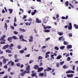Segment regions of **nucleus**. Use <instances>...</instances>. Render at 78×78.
<instances>
[{"instance_id":"obj_2","label":"nucleus","mask_w":78,"mask_h":78,"mask_svg":"<svg viewBox=\"0 0 78 78\" xmlns=\"http://www.w3.org/2000/svg\"><path fill=\"white\" fill-rule=\"evenodd\" d=\"M47 21H48V18L47 17H46L43 19V22L44 23H47Z\"/></svg>"},{"instance_id":"obj_21","label":"nucleus","mask_w":78,"mask_h":78,"mask_svg":"<svg viewBox=\"0 0 78 78\" xmlns=\"http://www.w3.org/2000/svg\"><path fill=\"white\" fill-rule=\"evenodd\" d=\"M74 27H75V28H76V29H78V25H76V24H75L74 25Z\"/></svg>"},{"instance_id":"obj_22","label":"nucleus","mask_w":78,"mask_h":78,"mask_svg":"<svg viewBox=\"0 0 78 78\" xmlns=\"http://www.w3.org/2000/svg\"><path fill=\"white\" fill-rule=\"evenodd\" d=\"M64 48H65V46H62L60 47V48L61 50H63V49H64Z\"/></svg>"},{"instance_id":"obj_34","label":"nucleus","mask_w":78,"mask_h":78,"mask_svg":"<svg viewBox=\"0 0 78 78\" xmlns=\"http://www.w3.org/2000/svg\"><path fill=\"white\" fill-rule=\"evenodd\" d=\"M27 17V16H25V15H23V17L22 18V19H26Z\"/></svg>"},{"instance_id":"obj_12","label":"nucleus","mask_w":78,"mask_h":78,"mask_svg":"<svg viewBox=\"0 0 78 78\" xmlns=\"http://www.w3.org/2000/svg\"><path fill=\"white\" fill-rule=\"evenodd\" d=\"M34 69H36V70H38L39 69V66L37 65H35L34 67Z\"/></svg>"},{"instance_id":"obj_8","label":"nucleus","mask_w":78,"mask_h":78,"mask_svg":"<svg viewBox=\"0 0 78 78\" xmlns=\"http://www.w3.org/2000/svg\"><path fill=\"white\" fill-rule=\"evenodd\" d=\"M69 26H68V30H71L72 28V23H69Z\"/></svg>"},{"instance_id":"obj_50","label":"nucleus","mask_w":78,"mask_h":78,"mask_svg":"<svg viewBox=\"0 0 78 78\" xmlns=\"http://www.w3.org/2000/svg\"><path fill=\"white\" fill-rule=\"evenodd\" d=\"M58 34H59V35L60 36H62V34H63L61 32H59L58 33Z\"/></svg>"},{"instance_id":"obj_44","label":"nucleus","mask_w":78,"mask_h":78,"mask_svg":"<svg viewBox=\"0 0 78 78\" xmlns=\"http://www.w3.org/2000/svg\"><path fill=\"white\" fill-rule=\"evenodd\" d=\"M70 57H68V58L67 59V60L68 61H69L71 59Z\"/></svg>"},{"instance_id":"obj_43","label":"nucleus","mask_w":78,"mask_h":78,"mask_svg":"<svg viewBox=\"0 0 78 78\" xmlns=\"http://www.w3.org/2000/svg\"><path fill=\"white\" fill-rule=\"evenodd\" d=\"M66 73H70V70L66 71Z\"/></svg>"},{"instance_id":"obj_25","label":"nucleus","mask_w":78,"mask_h":78,"mask_svg":"<svg viewBox=\"0 0 78 78\" xmlns=\"http://www.w3.org/2000/svg\"><path fill=\"white\" fill-rule=\"evenodd\" d=\"M6 37V35H3L2 36V37H1V39H5V37Z\"/></svg>"},{"instance_id":"obj_1","label":"nucleus","mask_w":78,"mask_h":78,"mask_svg":"<svg viewBox=\"0 0 78 78\" xmlns=\"http://www.w3.org/2000/svg\"><path fill=\"white\" fill-rule=\"evenodd\" d=\"M26 70L24 71L23 73H20L19 75L22 76H23L25 73H30V66L28 65L26 67Z\"/></svg>"},{"instance_id":"obj_48","label":"nucleus","mask_w":78,"mask_h":78,"mask_svg":"<svg viewBox=\"0 0 78 78\" xmlns=\"http://www.w3.org/2000/svg\"><path fill=\"white\" fill-rule=\"evenodd\" d=\"M7 70H8V72H10V70H11V68L10 67L8 68Z\"/></svg>"},{"instance_id":"obj_27","label":"nucleus","mask_w":78,"mask_h":78,"mask_svg":"<svg viewBox=\"0 0 78 78\" xmlns=\"http://www.w3.org/2000/svg\"><path fill=\"white\" fill-rule=\"evenodd\" d=\"M5 41H1L0 42V44H5Z\"/></svg>"},{"instance_id":"obj_56","label":"nucleus","mask_w":78,"mask_h":78,"mask_svg":"<svg viewBox=\"0 0 78 78\" xmlns=\"http://www.w3.org/2000/svg\"><path fill=\"white\" fill-rule=\"evenodd\" d=\"M10 27L11 28H12V29L13 30H14V27L13 26H10Z\"/></svg>"},{"instance_id":"obj_59","label":"nucleus","mask_w":78,"mask_h":78,"mask_svg":"<svg viewBox=\"0 0 78 78\" xmlns=\"http://www.w3.org/2000/svg\"><path fill=\"white\" fill-rule=\"evenodd\" d=\"M69 5H70L71 6V7H72V8L74 7V6H72V4L71 3H69Z\"/></svg>"},{"instance_id":"obj_35","label":"nucleus","mask_w":78,"mask_h":78,"mask_svg":"<svg viewBox=\"0 0 78 78\" xmlns=\"http://www.w3.org/2000/svg\"><path fill=\"white\" fill-rule=\"evenodd\" d=\"M63 69H67L68 68V67L66 66V65H64L63 66Z\"/></svg>"},{"instance_id":"obj_32","label":"nucleus","mask_w":78,"mask_h":78,"mask_svg":"<svg viewBox=\"0 0 78 78\" xmlns=\"http://www.w3.org/2000/svg\"><path fill=\"white\" fill-rule=\"evenodd\" d=\"M11 65L12 67H13V66H14V62H12Z\"/></svg>"},{"instance_id":"obj_40","label":"nucleus","mask_w":78,"mask_h":78,"mask_svg":"<svg viewBox=\"0 0 78 78\" xmlns=\"http://www.w3.org/2000/svg\"><path fill=\"white\" fill-rule=\"evenodd\" d=\"M11 62H12V61H10L8 62V64H7V65H9V64H11Z\"/></svg>"},{"instance_id":"obj_41","label":"nucleus","mask_w":78,"mask_h":78,"mask_svg":"<svg viewBox=\"0 0 78 78\" xmlns=\"http://www.w3.org/2000/svg\"><path fill=\"white\" fill-rule=\"evenodd\" d=\"M39 76H44V73H41L39 74Z\"/></svg>"},{"instance_id":"obj_16","label":"nucleus","mask_w":78,"mask_h":78,"mask_svg":"<svg viewBox=\"0 0 78 78\" xmlns=\"http://www.w3.org/2000/svg\"><path fill=\"white\" fill-rule=\"evenodd\" d=\"M61 58H62V56L61 55H59L57 57L56 59H60Z\"/></svg>"},{"instance_id":"obj_11","label":"nucleus","mask_w":78,"mask_h":78,"mask_svg":"<svg viewBox=\"0 0 78 78\" xmlns=\"http://www.w3.org/2000/svg\"><path fill=\"white\" fill-rule=\"evenodd\" d=\"M67 76L68 78H72L73 76V74H67Z\"/></svg>"},{"instance_id":"obj_33","label":"nucleus","mask_w":78,"mask_h":78,"mask_svg":"<svg viewBox=\"0 0 78 78\" xmlns=\"http://www.w3.org/2000/svg\"><path fill=\"white\" fill-rule=\"evenodd\" d=\"M13 33L15 34H18V32L16 31H14L13 32Z\"/></svg>"},{"instance_id":"obj_53","label":"nucleus","mask_w":78,"mask_h":78,"mask_svg":"<svg viewBox=\"0 0 78 78\" xmlns=\"http://www.w3.org/2000/svg\"><path fill=\"white\" fill-rule=\"evenodd\" d=\"M32 9H34V8H35V6H32L31 7H30Z\"/></svg>"},{"instance_id":"obj_7","label":"nucleus","mask_w":78,"mask_h":78,"mask_svg":"<svg viewBox=\"0 0 78 78\" xmlns=\"http://www.w3.org/2000/svg\"><path fill=\"white\" fill-rule=\"evenodd\" d=\"M12 37H8L7 39L8 41H9V42H12V41L11 40H12Z\"/></svg>"},{"instance_id":"obj_58","label":"nucleus","mask_w":78,"mask_h":78,"mask_svg":"<svg viewBox=\"0 0 78 78\" xmlns=\"http://www.w3.org/2000/svg\"><path fill=\"white\" fill-rule=\"evenodd\" d=\"M42 65H43V64L42 63V62L40 63V65H39L40 66H42Z\"/></svg>"},{"instance_id":"obj_42","label":"nucleus","mask_w":78,"mask_h":78,"mask_svg":"<svg viewBox=\"0 0 78 78\" xmlns=\"http://www.w3.org/2000/svg\"><path fill=\"white\" fill-rule=\"evenodd\" d=\"M64 63V61H63L62 62H60V65H63Z\"/></svg>"},{"instance_id":"obj_54","label":"nucleus","mask_w":78,"mask_h":78,"mask_svg":"<svg viewBox=\"0 0 78 78\" xmlns=\"http://www.w3.org/2000/svg\"><path fill=\"white\" fill-rule=\"evenodd\" d=\"M48 57H49V55H46V56L45 57V58H48Z\"/></svg>"},{"instance_id":"obj_55","label":"nucleus","mask_w":78,"mask_h":78,"mask_svg":"<svg viewBox=\"0 0 78 78\" xmlns=\"http://www.w3.org/2000/svg\"><path fill=\"white\" fill-rule=\"evenodd\" d=\"M56 66L57 67H59V63H56Z\"/></svg>"},{"instance_id":"obj_13","label":"nucleus","mask_w":78,"mask_h":78,"mask_svg":"<svg viewBox=\"0 0 78 78\" xmlns=\"http://www.w3.org/2000/svg\"><path fill=\"white\" fill-rule=\"evenodd\" d=\"M36 23H41V20H39V19L37 18H36Z\"/></svg>"},{"instance_id":"obj_52","label":"nucleus","mask_w":78,"mask_h":78,"mask_svg":"<svg viewBox=\"0 0 78 78\" xmlns=\"http://www.w3.org/2000/svg\"><path fill=\"white\" fill-rule=\"evenodd\" d=\"M70 73H75V71H73L72 70H71Z\"/></svg>"},{"instance_id":"obj_36","label":"nucleus","mask_w":78,"mask_h":78,"mask_svg":"<svg viewBox=\"0 0 78 78\" xmlns=\"http://www.w3.org/2000/svg\"><path fill=\"white\" fill-rule=\"evenodd\" d=\"M4 69H8V66L6 65H5L3 67Z\"/></svg>"},{"instance_id":"obj_6","label":"nucleus","mask_w":78,"mask_h":78,"mask_svg":"<svg viewBox=\"0 0 78 78\" xmlns=\"http://www.w3.org/2000/svg\"><path fill=\"white\" fill-rule=\"evenodd\" d=\"M9 47V44L5 45L2 47V50H5L6 48H8Z\"/></svg>"},{"instance_id":"obj_57","label":"nucleus","mask_w":78,"mask_h":78,"mask_svg":"<svg viewBox=\"0 0 78 78\" xmlns=\"http://www.w3.org/2000/svg\"><path fill=\"white\" fill-rule=\"evenodd\" d=\"M35 13L34 12H31V14L32 16H34V15L35 14Z\"/></svg>"},{"instance_id":"obj_38","label":"nucleus","mask_w":78,"mask_h":78,"mask_svg":"<svg viewBox=\"0 0 78 78\" xmlns=\"http://www.w3.org/2000/svg\"><path fill=\"white\" fill-rule=\"evenodd\" d=\"M22 38H23V37L22 35H21L20 36V39H22Z\"/></svg>"},{"instance_id":"obj_29","label":"nucleus","mask_w":78,"mask_h":78,"mask_svg":"<svg viewBox=\"0 0 78 78\" xmlns=\"http://www.w3.org/2000/svg\"><path fill=\"white\" fill-rule=\"evenodd\" d=\"M16 66L17 67H20V63H18L16 64Z\"/></svg>"},{"instance_id":"obj_51","label":"nucleus","mask_w":78,"mask_h":78,"mask_svg":"<svg viewBox=\"0 0 78 78\" xmlns=\"http://www.w3.org/2000/svg\"><path fill=\"white\" fill-rule=\"evenodd\" d=\"M23 64H21V65H20V68L21 69H22V68H23Z\"/></svg>"},{"instance_id":"obj_37","label":"nucleus","mask_w":78,"mask_h":78,"mask_svg":"<svg viewBox=\"0 0 78 78\" xmlns=\"http://www.w3.org/2000/svg\"><path fill=\"white\" fill-rule=\"evenodd\" d=\"M19 59H16L15 60V62H19Z\"/></svg>"},{"instance_id":"obj_17","label":"nucleus","mask_w":78,"mask_h":78,"mask_svg":"<svg viewBox=\"0 0 78 78\" xmlns=\"http://www.w3.org/2000/svg\"><path fill=\"white\" fill-rule=\"evenodd\" d=\"M19 30L21 31H22L23 32H25V30L24 29H22L21 28H20L19 29Z\"/></svg>"},{"instance_id":"obj_47","label":"nucleus","mask_w":78,"mask_h":78,"mask_svg":"<svg viewBox=\"0 0 78 78\" xmlns=\"http://www.w3.org/2000/svg\"><path fill=\"white\" fill-rule=\"evenodd\" d=\"M69 37H72V34L70 33L68 34Z\"/></svg>"},{"instance_id":"obj_64","label":"nucleus","mask_w":78,"mask_h":78,"mask_svg":"<svg viewBox=\"0 0 78 78\" xmlns=\"http://www.w3.org/2000/svg\"><path fill=\"white\" fill-rule=\"evenodd\" d=\"M75 66H73V70H75Z\"/></svg>"},{"instance_id":"obj_62","label":"nucleus","mask_w":78,"mask_h":78,"mask_svg":"<svg viewBox=\"0 0 78 78\" xmlns=\"http://www.w3.org/2000/svg\"><path fill=\"white\" fill-rule=\"evenodd\" d=\"M50 39V37H48L47 38H46L45 39L46 41H48V40H49V39Z\"/></svg>"},{"instance_id":"obj_14","label":"nucleus","mask_w":78,"mask_h":78,"mask_svg":"<svg viewBox=\"0 0 78 78\" xmlns=\"http://www.w3.org/2000/svg\"><path fill=\"white\" fill-rule=\"evenodd\" d=\"M5 52L6 53H12V51L10 50L9 49H6L5 50Z\"/></svg>"},{"instance_id":"obj_45","label":"nucleus","mask_w":78,"mask_h":78,"mask_svg":"<svg viewBox=\"0 0 78 78\" xmlns=\"http://www.w3.org/2000/svg\"><path fill=\"white\" fill-rule=\"evenodd\" d=\"M17 47L18 49H20V48H21V46L20 45H18L17 46Z\"/></svg>"},{"instance_id":"obj_23","label":"nucleus","mask_w":78,"mask_h":78,"mask_svg":"<svg viewBox=\"0 0 78 78\" xmlns=\"http://www.w3.org/2000/svg\"><path fill=\"white\" fill-rule=\"evenodd\" d=\"M9 10L10 11L9 12L10 14H11V13H12V11H13L12 9H9Z\"/></svg>"},{"instance_id":"obj_20","label":"nucleus","mask_w":78,"mask_h":78,"mask_svg":"<svg viewBox=\"0 0 78 78\" xmlns=\"http://www.w3.org/2000/svg\"><path fill=\"white\" fill-rule=\"evenodd\" d=\"M12 38H13V39H14L15 40H16V39H18V38L16 37L15 36H12Z\"/></svg>"},{"instance_id":"obj_60","label":"nucleus","mask_w":78,"mask_h":78,"mask_svg":"<svg viewBox=\"0 0 78 78\" xmlns=\"http://www.w3.org/2000/svg\"><path fill=\"white\" fill-rule=\"evenodd\" d=\"M35 75H36V74H32V77H34V76H35Z\"/></svg>"},{"instance_id":"obj_10","label":"nucleus","mask_w":78,"mask_h":78,"mask_svg":"<svg viewBox=\"0 0 78 78\" xmlns=\"http://www.w3.org/2000/svg\"><path fill=\"white\" fill-rule=\"evenodd\" d=\"M72 48V46L71 45H67V49H70Z\"/></svg>"},{"instance_id":"obj_19","label":"nucleus","mask_w":78,"mask_h":78,"mask_svg":"<svg viewBox=\"0 0 78 78\" xmlns=\"http://www.w3.org/2000/svg\"><path fill=\"white\" fill-rule=\"evenodd\" d=\"M50 31V30L48 29L44 30V32H45V33H49Z\"/></svg>"},{"instance_id":"obj_5","label":"nucleus","mask_w":78,"mask_h":78,"mask_svg":"<svg viewBox=\"0 0 78 78\" xmlns=\"http://www.w3.org/2000/svg\"><path fill=\"white\" fill-rule=\"evenodd\" d=\"M6 61H9V59H6L4 58L2 60V63H3V64H6V63L7 62H6Z\"/></svg>"},{"instance_id":"obj_9","label":"nucleus","mask_w":78,"mask_h":78,"mask_svg":"<svg viewBox=\"0 0 78 78\" xmlns=\"http://www.w3.org/2000/svg\"><path fill=\"white\" fill-rule=\"evenodd\" d=\"M44 68L42 67H40L38 68V69L37 72H41L43 70Z\"/></svg>"},{"instance_id":"obj_4","label":"nucleus","mask_w":78,"mask_h":78,"mask_svg":"<svg viewBox=\"0 0 78 78\" xmlns=\"http://www.w3.org/2000/svg\"><path fill=\"white\" fill-rule=\"evenodd\" d=\"M47 47L45 46H43L41 47V48H42V50L43 51V52H44V53H45L46 51L45 50H44L45 48H46Z\"/></svg>"},{"instance_id":"obj_31","label":"nucleus","mask_w":78,"mask_h":78,"mask_svg":"<svg viewBox=\"0 0 78 78\" xmlns=\"http://www.w3.org/2000/svg\"><path fill=\"white\" fill-rule=\"evenodd\" d=\"M63 44H64V45H67V44H68V43L67 42L64 41L63 42Z\"/></svg>"},{"instance_id":"obj_39","label":"nucleus","mask_w":78,"mask_h":78,"mask_svg":"<svg viewBox=\"0 0 78 78\" xmlns=\"http://www.w3.org/2000/svg\"><path fill=\"white\" fill-rule=\"evenodd\" d=\"M51 27L50 26H47V29H50V28H51Z\"/></svg>"},{"instance_id":"obj_3","label":"nucleus","mask_w":78,"mask_h":78,"mask_svg":"<svg viewBox=\"0 0 78 78\" xmlns=\"http://www.w3.org/2000/svg\"><path fill=\"white\" fill-rule=\"evenodd\" d=\"M14 47V44H13L11 43L9 45V49L10 50H13V48L12 47Z\"/></svg>"},{"instance_id":"obj_28","label":"nucleus","mask_w":78,"mask_h":78,"mask_svg":"<svg viewBox=\"0 0 78 78\" xmlns=\"http://www.w3.org/2000/svg\"><path fill=\"white\" fill-rule=\"evenodd\" d=\"M55 49L58 51V50H59V48H58V47H57V46H55Z\"/></svg>"},{"instance_id":"obj_49","label":"nucleus","mask_w":78,"mask_h":78,"mask_svg":"<svg viewBox=\"0 0 78 78\" xmlns=\"http://www.w3.org/2000/svg\"><path fill=\"white\" fill-rule=\"evenodd\" d=\"M14 22H17V20L16 19V17H15Z\"/></svg>"},{"instance_id":"obj_30","label":"nucleus","mask_w":78,"mask_h":78,"mask_svg":"<svg viewBox=\"0 0 78 78\" xmlns=\"http://www.w3.org/2000/svg\"><path fill=\"white\" fill-rule=\"evenodd\" d=\"M20 53H24V50H21L20 51Z\"/></svg>"},{"instance_id":"obj_18","label":"nucleus","mask_w":78,"mask_h":78,"mask_svg":"<svg viewBox=\"0 0 78 78\" xmlns=\"http://www.w3.org/2000/svg\"><path fill=\"white\" fill-rule=\"evenodd\" d=\"M52 70V69L51 68L49 67L47 69V71H50V70Z\"/></svg>"},{"instance_id":"obj_24","label":"nucleus","mask_w":78,"mask_h":78,"mask_svg":"<svg viewBox=\"0 0 78 78\" xmlns=\"http://www.w3.org/2000/svg\"><path fill=\"white\" fill-rule=\"evenodd\" d=\"M65 5L66 6H69V1H66L65 2Z\"/></svg>"},{"instance_id":"obj_61","label":"nucleus","mask_w":78,"mask_h":78,"mask_svg":"<svg viewBox=\"0 0 78 78\" xmlns=\"http://www.w3.org/2000/svg\"><path fill=\"white\" fill-rule=\"evenodd\" d=\"M20 11H22V12H23V9H20Z\"/></svg>"},{"instance_id":"obj_63","label":"nucleus","mask_w":78,"mask_h":78,"mask_svg":"<svg viewBox=\"0 0 78 78\" xmlns=\"http://www.w3.org/2000/svg\"><path fill=\"white\" fill-rule=\"evenodd\" d=\"M50 53V52L49 51H48L46 53V55H49Z\"/></svg>"},{"instance_id":"obj_26","label":"nucleus","mask_w":78,"mask_h":78,"mask_svg":"<svg viewBox=\"0 0 78 78\" xmlns=\"http://www.w3.org/2000/svg\"><path fill=\"white\" fill-rule=\"evenodd\" d=\"M38 60H40V59H42V57L41 56H39L38 58Z\"/></svg>"},{"instance_id":"obj_15","label":"nucleus","mask_w":78,"mask_h":78,"mask_svg":"<svg viewBox=\"0 0 78 78\" xmlns=\"http://www.w3.org/2000/svg\"><path fill=\"white\" fill-rule=\"evenodd\" d=\"M30 39L29 40L30 42H33V37L31 36H30Z\"/></svg>"},{"instance_id":"obj_46","label":"nucleus","mask_w":78,"mask_h":78,"mask_svg":"<svg viewBox=\"0 0 78 78\" xmlns=\"http://www.w3.org/2000/svg\"><path fill=\"white\" fill-rule=\"evenodd\" d=\"M5 73V72L3 71L2 72H0V75H2V74H4Z\"/></svg>"}]
</instances>
